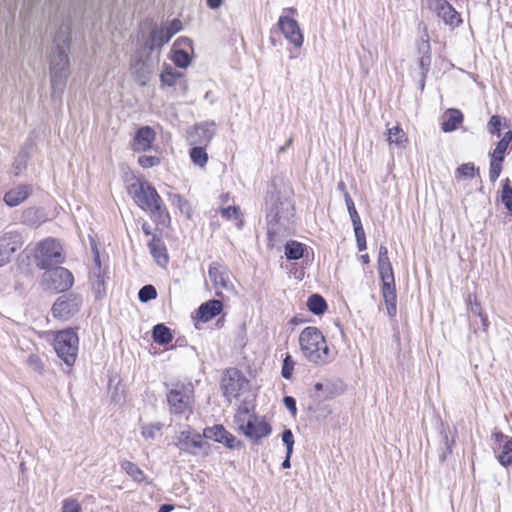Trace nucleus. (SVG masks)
Segmentation results:
<instances>
[{"mask_svg": "<svg viewBox=\"0 0 512 512\" xmlns=\"http://www.w3.org/2000/svg\"><path fill=\"white\" fill-rule=\"evenodd\" d=\"M34 260L36 266L45 271L62 264L65 256L61 244L53 238L40 241L35 248Z\"/></svg>", "mask_w": 512, "mask_h": 512, "instance_id": "3", "label": "nucleus"}, {"mask_svg": "<svg viewBox=\"0 0 512 512\" xmlns=\"http://www.w3.org/2000/svg\"><path fill=\"white\" fill-rule=\"evenodd\" d=\"M168 198L173 206L180 209L181 212H188L190 206L188 201L180 194L169 193Z\"/></svg>", "mask_w": 512, "mask_h": 512, "instance_id": "52", "label": "nucleus"}, {"mask_svg": "<svg viewBox=\"0 0 512 512\" xmlns=\"http://www.w3.org/2000/svg\"><path fill=\"white\" fill-rule=\"evenodd\" d=\"M163 427V424L161 422H155V423H150V424H147V425H144L142 426V429H141V435L145 438V439H154L155 436H156V432H159Z\"/></svg>", "mask_w": 512, "mask_h": 512, "instance_id": "50", "label": "nucleus"}, {"mask_svg": "<svg viewBox=\"0 0 512 512\" xmlns=\"http://www.w3.org/2000/svg\"><path fill=\"white\" fill-rule=\"evenodd\" d=\"M381 291L386 305L397 304L395 285L381 286Z\"/></svg>", "mask_w": 512, "mask_h": 512, "instance_id": "51", "label": "nucleus"}, {"mask_svg": "<svg viewBox=\"0 0 512 512\" xmlns=\"http://www.w3.org/2000/svg\"><path fill=\"white\" fill-rule=\"evenodd\" d=\"M69 56L65 50H59L50 62V81L53 92L62 93L70 73Z\"/></svg>", "mask_w": 512, "mask_h": 512, "instance_id": "7", "label": "nucleus"}, {"mask_svg": "<svg viewBox=\"0 0 512 512\" xmlns=\"http://www.w3.org/2000/svg\"><path fill=\"white\" fill-rule=\"evenodd\" d=\"M166 397L171 413L184 414L192 411L194 389L190 383L172 384V387L168 390Z\"/></svg>", "mask_w": 512, "mask_h": 512, "instance_id": "5", "label": "nucleus"}, {"mask_svg": "<svg viewBox=\"0 0 512 512\" xmlns=\"http://www.w3.org/2000/svg\"><path fill=\"white\" fill-rule=\"evenodd\" d=\"M32 193L30 185L21 184L4 194L3 200L9 207H16L23 203Z\"/></svg>", "mask_w": 512, "mask_h": 512, "instance_id": "24", "label": "nucleus"}, {"mask_svg": "<svg viewBox=\"0 0 512 512\" xmlns=\"http://www.w3.org/2000/svg\"><path fill=\"white\" fill-rule=\"evenodd\" d=\"M220 214L226 220H236V226L241 229L244 225V221L240 218L241 211L238 206H228L220 209Z\"/></svg>", "mask_w": 512, "mask_h": 512, "instance_id": "41", "label": "nucleus"}, {"mask_svg": "<svg viewBox=\"0 0 512 512\" xmlns=\"http://www.w3.org/2000/svg\"><path fill=\"white\" fill-rule=\"evenodd\" d=\"M78 345V335L72 328L58 331L54 337V350L68 367L73 366L76 361Z\"/></svg>", "mask_w": 512, "mask_h": 512, "instance_id": "4", "label": "nucleus"}, {"mask_svg": "<svg viewBox=\"0 0 512 512\" xmlns=\"http://www.w3.org/2000/svg\"><path fill=\"white\" fill-rule=\"evenodd\" d=\"M507 438H510L509 436L505 435L503 432L495 430L492 433V439L494 441L493 450L495 453L501 449V446L506 441Z\"/></svg>", "mask_w": 512, "mask_h": 512, "instance_id": "63", "label": "nucleus"}, {"mask_svg": "<svg viewBox=\"0 0 512 512\" xmlns=\"http://www.w3.org/2000/svg\"><path fill=\"white\" fill-rule=\"evenodd\" d=\"M281 439L283 444L286 446V451L288 453H293L295 441L292 431L290 429H284V431L281 434Z\"/></svg>", "mask_w": 512, "mask_h": 512, "instance_id": "60", "label": "nucleus"}, {"mask_svg": "<svg viewBox=\"0 0 512 512\" xmlns=\"http://www.w3.org/2000/svg\"><path fill=\"white\" fill-rule=\"evenodd\" d=\"M240 432L254 442H258L271 434L272 427L265 420L258 421V417L252 414L246 424H240Z\"/></svg>", "mask_w": 512, "mask_h": 512, "instance_id": "13", "label": "nucleus"}, {"mask_svg": "<svg viewBox=\"0 0 512 512\" xmlns=\"http://www.w3.org/2000/svg\"><path fill=\"white\" fill-rule=\"evenodd\" d=\"M214 125V122H203L194 125L193 129L188 132V143L190 145H208L215 134Z\"/></svg>", "mask_w": 512, "mask_h": 512, "instance_id": "18", "label": "nucleus"}, {"mask_svg": "<svg viewBox=\"0 0 512 512\" xmlns=\"http://www.w3.org/2000/svg\"><path fill=\"white\" fill-rule=\"evenodd\" d=\"M418 52L420 54L419 68L421 70V75L426 77L432 62L431 46L429 42V36L427 34L425 35V38H422L421 42L418 44Z\"/></svg>", "mask_w": 512, "mask_h": 512, "instance_id": "28", "label": "nucleus"}, {"mask_svg": "<svg viewBox=\"0 0 512 512\" xmlns=\"http://www.w3.org/2000/svg\"><path fill=\"white\" fill-rule=\"evenodd\" d=\"M23 244V236L17 230L6 231L0 236V268L11 262L13 255Z\"/></svg>", "mask_w": 512, "mask_h": 512, "instance_id": "11", "label": "nucleus"}, {"mask_svg": "<svg viewBox=\"0 0 512 512\" xmlns=\"http://www.w3.org/2000/svg\"><path fill=\"white\" fill-rule=\"evenodd\" d=\"M154 66L155 62L152 59V55L149 53L145 56L141 54L133 60L130 70L135 81L140 86L144 87L147 85L151 75L153 74Z\"/></svg>", "mask_w": 512, "mask_h": 512, "instance_id": "12", "label": "nucleus"}, {"mask_svg": "<svg viewBox=\"0 0 512 512\" xmlns=\"http://www.w3.org/2000/svg\"><path fill=\"white\" fill-rule=\"evenodd\" d=\"M61 512H82V507L75 499L65 498L62 501Z\"/></svg>", "mask_w": 512, "mask_h": 512, "instance_id": "58", "label": "nucleus"}, {"mask_svg": "<svg viewBox=\"0 0 512 512\" xmlns=\"http://www.w3.org/2000/svg\"><path fill=\"white\" fill-rule=\"evenodd\" d=\"M475 174H479V169L471 162L460 165L455 171L456 179L473 178Z\"/></svg>", "mask_w": 512, "mask_h": 512, "instance_id": "46", "label": "nucleus"}, {"mask_svg": "<svg viewBox=\"0 0 512 512\" xmlns=\"http://www.w3.org/2000/svg\"><path fill=\"white\" fill-rule=\"evenodd\" d=\"M173 63L176 67L185 69L191 63V57L187 50L184 48H176L172 47V57Z\"/></svg>", "mask_w": 512, "mask_h": 512, "instance_id": "39", "label": "nucleus"}, {"mask_svg": "<svg viewBox=\"0 0 512 512\" xmlns=\"http://www.w3.org/2000/svg\"><path fill=\"white\" fill-rule=\"evenodd\" d=\"M152 339L155 343L165 346L173 340V334L168 326L158 323L152 329Z\"/></svg>", "mask_w": 512, "mask_h": 512, "instance_id": "33", "label": "nucleus"}, {"mask_svg": "<svg viewBox=\"0 0 512 512\" xmlns=\"http://www.w3.org/2000/svg\"><path fill=\"white\" fill-rule=\"evenodd\" d=\"M501 127H502V117L499 115H493L490 117L487 130L491 135H495L497 137H501Z\"/></svg>", "mask_w": 512, "mask_h": 512, "instance_id": "49", "label": "nucleus"}, {"mask_svg": "<svg viewBox=\"0 0 512 512\" xmlns=\"http://www.w3.org/2000/svg\"><path fill=\"white\" fill-rule=\"evenodd\" d=\"M150 254L156 263L162 267L166 266L169 262L166 246L158 235H152L151 240L148 242Z\"/></svg>", "mask_w": 512, "mask_h": 512, "instance_id": "26", "label": "nucleus"}, {"mask_svg": "<svg viewBox=\"0 0 512 512\" xmlns=\"http://www.w3.org/2000/svg\"><path fill=\"white\" fill-rule=\"evenodd\" d=\"M388 141L390 144H395L398 147H404V144L408 139L405 132L399 126H395L388 129Z\"/></svg>", "mask_w": 512, "mask_h": 512, "instance_id": "43", "label": "nucleus"}, {"mask_svg": "<svg viewBox=\"0 0 512 512\" xmlns=\"http://www.w3.org/2000/svg\"><path fill=\"white\" fill-rule=\"evenodd\" d=\"M165 38H166L165 30H163V28L161 26L155 25L151 29L148 37L146 38V40L144 42V49L148 50L149 54H151V55L155 50H158V52H159L161 50V48L170 41V39H165ZM158 56H159V53L156 56V62L158 61Z\"/></svg>", "mask_w": 512, "mask_h": 512, "instance_id": "22", "label": "nucleus"}, {"mask_svg": "<svg viewBox=\"0 0 512 512\" xmlns=\"http://www.w3.org/2000/svg\"><path fill=\"white\" fill-rule=\"evenodd\" d=\"M43 282L48 289L63 293L73 286L74 276L67 268L57 265L44 272Z\"/></svg>", "mask_w": 512, "mask_h": 512, "instance_id": "9", "label": "nucleus"}, {"mask_svg": "<svg viewBox=\"0 0 512 512\" xmlns=\"http://www.w3.org/2000/svg\"><path fill=\"white\" fill-rule=\"evenodd\" d=\"M28 152L26 150H21L14 161V168L17 170V173L22 169L26 168L28 162Z\"/></svg>", "mask_w": 512, "mask_h": 512, "instance_id": "62", "label": "nucleus"}, {"mask_svg": "<svg viewBox=\"0 0 512 512\" xmlns=\"http://www.w3.org/2000/svg\"><path fill=\"white\" fill-rule=\"evenodd\" d=\"M183 77V73L177 71L170 65H165L161 74L160 81L162 86L172 87L176 84L177 80Z\"/></svg>", "mask_w": 512, "mask_h": 512, "instance_id": "37", "label": "nucleus"}, {"mask_svg": "<svg viewBox=\"0 0 512 512\" xmlns=\"http://www.w3.org/2000/svg\"><path fill=\"white\" fill-rule=\"evenodd\" d=\"M223 310V303L218 299H211L202 303L197 309V319L203 323H207Z\"/></svg>", "mask_w": 512, "mask_h": 512, "instance_id": "23", "label": "nucleus"}, {"mask_svg": "<svg viewBox=\"0 0 512 512\" xmlns=\"http://www.w3.org/2000/svg\"><path fill=\"white\" fill-rule=\"evenodd\" d=\"M281 225L267 223V247L269 249L278 248L279 243L281 242Z\"/></svg>", "mask_w": 512, "mask_h": 512, "instance_id": "40", "label": "nucleus"}, {"mask_svg": "<svg viewBox=\"0 0 512 512\" xmlns=\"http://www.w3.org/2000/svg\"><path fill=\"white\" fill-rule=\"evenodd\" d=\"M161 27L163 28V30H165V39H171L176 33L181 31L182 23L179 19H173L167 25Z\"/></svg>", "mask_w": 512, "mask_h": 512, "instance_id": "55", "label": "nucleus"}, {"mask_svg": "<svg viewBox=\"0 0 512 512\" xmlns=\"http://www.w3.org/2000/svg\"><path fill=\"white\" fill-rule=\"evenodd\" d=\"M501 202L510 215H512V186L507 178L503 182L501 191Z\"/></svg>", "mask_w": 512, "mask_h": 512, "instance_id": "45", "label": "nucleus"}, {"mask_svg": "<svg viewBox=\"0 0 512 512\" xmlns=\"http://www.w3.org/2000/svg\"><path fill=\"white\" fill-rule=\"evenodd\" d=\"M300 349L305 358L315 365L331 361L330 349L320 329L314 326L304 328L299 335Z\"/></svg>", "mask_w": 512, "mask_h": 512, "instance_id": "1", "label": "nucleus"}, {"mask_svg": "<svg viewBox=\"0 0 512 512\" xmlns=\"http://www.w3.org/2000/svg\"><path fill=\"white\" fill-rule=\"evenodd\" d=\"M294 365H295V363L292 359V356L289 353H287L283 360L282 369H281V375L284 379L289 380L292 378Z\"/></svg>", "mask_w": 512, "mask_h": 512, "instance_id": "53", "label": "nucleus"}, {"mask_svg": "<svg viewBox=\"0 0 512 512\" xmlns=\"http://www.w3.org/2000/svg\"><path fill=\"white\" fill-rule=\"evenodd\" d=\"M148 212H150L152 217L161 224L169 223L171 220L169 212L160 195H156V202H153V205L148 209Z\"/></svg>", "mask_w": 512, "mask_h": 512, "instance_id": "32", "label": "nucleus"}, {"mask_svg": "<svg viewBox=\"0 0 512 512\" xmlns=\"http://www.w3.org/2000/svg\"><path fill=\"white\" fill-rule=\"evenodd\" d=\"M189 150V156L192 163L200 168H204L208 162V154L206 152L207 145H192Z\"/></svg>", "mask_w": 512, "mask_h": 512, "instance_id": "36", "label": "nucleus"}, {"mask_svg": "<svg viewBox=\"0 0 512 512\" xmlns=\"http://www.w3.org/2000/svg\"><path fill=\"white\" fill-rule=\"evenodd\" d=\"M280 31L283 33L285 38L293 44L296 48H300L303 45L304 36L301 32L298 22L285 15H281L277 23Z\"/></svg>", "mask_w": 512, "mask_h": 512, "instance_id": "15", "label": "nucleus"}, {"mask_svg": "<svg viewBox=\"0 0 512 512\" xmlns=\"http://www.w3.org/2000/svg\"><path fill=\"white\" fill-rule=\"evenodd\" d=\"M390 259L388 256V248L385 245H381L378 253V267L390 265Z\"/></svg>", "mask_w": 512, "mask_h": 512, "instance_id": "64", "label": "nucleus"}, {"mask_svg": "<svg viewBox=\"0 0 512 512\" xmlns=\"http://www.w3.org/2000/svg\"><path fill=\"white\" fill-rule=\"evenodd\" d=\"M83 299L80 294L70 292L59 296L52 305L51 312L55 319L68 320L80 311Z\"/></svg>", "mask_w": 512, "mask_h": 512, "instance_id": "8", "label": "nucleus"}, {"mask_svg": "<svg viewBox=\"0 0 512 512\" xmlns=\"http://www.w3.org/2000/svg\"><path fill=\"white\" fill-rule=\"evenodd\" d=\"M155 138L156 133L153 128L142 126L135 132L131 148L134 152H146L151 149Z\"/></svg>", "mask_w": 512, "mask_h": 512, "instance_id": "20", "label": "nucleus"}, {"mask_svg": "<svg viewBox=\"0 0 512 512\" xmlns=\"http://www.w3.org/2000/svg\"><path fill=\"white\" fill-rule=\"evenodd\" d=\"M108 278L107 270H99V268L91 270L89 279L97 300H101L106 296V280Z\"/></svg>", "mask_w": 512, "mask_h": 512, "instance_id": "27", "label": "nucleus"}, {"mask_svg": "<svg viewBox=\"0 0 512 512\" xmlns=\"http://www.w3.org/2000/svg\"><path fill=\"white\" fill-rule=\"evenodd\" d=\"M429 9L450 26H459L462 23L460 14L447 0H428Z\"/></svg>", "mask_w": 512, "mask_h": 512, "instance_id": "14", "label": "nucleus"}, {"mask_svg": "<svg viewBox=\"0 0 512 512\" xmlns=\"http://www.w3.org/2000/svg\"><path fill=\"white\" fill-rule=\"evenodd\" d=\"M14 277L16 283H19L22 279L31 281L33 278V270L29 262V256L19 255L17 258L16 268L14 270Z\"/></svg>", "mask_w": 512, "mask_h": 512, "instance_id": "30", "label": "nucleus"}, {"mask_svg": "<svg viewBox=\"0 0 512 512\" xmlns=\"http://www.w3.org/2000/svg\"><path fill=\"white\" fill-rule=\"evenodd\" d=\"M441 434V443L438 447V458L440 463H444L447 460V457L452 454L453 447L455 445V437L451 438L448 435V432L442 430Z\"/></svg>", "mask_w": 512, "mask_h": 512, "instance_id": "34", "label": "nucleus"}, {"mask_svg": "<svg viewBox=\"0 0 512 512\" xmlns=\"http://www.w3.org/2000/svg\"><path fill=\"white\" fill-rule=\"evenodd\" d=\"M316 392H321L322 395L316 394L314 397L317 400H328L333 399L341 395L345 390L343 381L337 379L334 381L317 382L314 385Z\"/></svg>", "mask_w": 512, "mask_h": 512, "instance_id": "21", "label": "nucleus"}, {"mask_svg": "<svg viewBox=\"0 0 512 512\" xmlns=\"http://www.w3.org/2000/svg\"><path fill=\"white\" fill-rule=\"evenodd\" d=\"M463 119V113L459 109L450 108L446 112V119L442 122L441 129L444 132L455 131L463 122Z\"/></svg>", "mask_w": 512, "mask_h": 512, "instance_id": "31", "label": "nucleus"}, {"mask_svg": "<svg viewBox=\"0 0 512 512\" xmlns=\"http://www.w3.org/2000/svg\"><path fill=\"white\" fill-rule=\"evenodd\" d=\"M208 276L213 283V286L224 289L226 291L233 290V284L229 280L228 270L218 261H213L208 268Z\"/></svg>", "mask_w": 512, "mask_h": 512, "instance_id": "19", "label": "nucleus"}, {"mask_svg": "<svg viewBox=\"0 0 512 512\" xmlns=\"http://www.w3.org/2000/svg\"><path fill=\"white\" fill-rule=\"evenodd\" d=\"M128 193L132 196L134 202L143 211H148L156 202V195H159L157 190L147 181L136 179L128 186Z\"/></svg>", "mask_w": 512, "mask_h": 512, "instance_id": "10", "label": "nucleus"}, {"mask_svg": "<svg viewBox=\"0 0 512 512\" xmlns=\"http://www.w3.org/2000/svg\"><path fill=\"white\" fill-rule=\"evenodd\" d=\"M267 223L278 224L285 227L295 215V207L288 198H281L279 192H267L266 198Z\"/></svg>", "mask_w": 512, "mask_h": 512, "instance_id": "2", "label": "nucleus"}, {"mask_svg": "<svg viewBox=\"0 0 512 512\" xmlns=\"http://www.w3.org/2000/svg\"><path fill=\"white\" fill-rule=\"evenodd\" d=\"M496 458L501 466L509 467L512 465V436L507 438L501 446Z\"/></svg>", "mask_w": 512, "mask_h": 512, "instance_id": "38", "label": "nucleus"}, {"mask_svg": "<svg viewBox=\"0 0 512 512\" xmlns=\"http://www.w3.org/2000/svg\"><path fill=\"white\" fill-rule=\"evenodd\" d=\"M226 429L223 425L217 424L212 427H206L203 430V436L206 439H212L217 443H221L223 435H225Z\"/></svg>", "mask_w": 512, "mask_h": 512, "instance_id": "44", "label": "nucleus"}, {"mask_svg": "<svg viewBox=\"0 0 512 512\" xmlns=\"http://www.w3.org/2000/svg\"><path fill=\"white\" fill-rule=\"evenodd\" d=\"M221 444H224L229 449H235V448L242 447V442L238 441L236 439V437L233 434H231L230 432H228L227 430H226L225 435H223Z\"/></svg>", "mask_w": 512, "mask_h": 512, "instance_id": "59", "label": "nucleus"}, {"mask_svg": "<svg viewBox=\"0 0 512 512\" xmlns=\"http://www.w3.org/2000/svg\"><path fill=\"white\" fill-rule=\"evenodd\" d=\"M156 297L157 290L151 284L144 285L138 292V299L142 303H147L151 300H154Z\"/></svg>", "mask_w": 512, "mask_h": 512, "instance_id": "48", "label": "nucleus"}, {"mask_svg": "<svg viewBox=\"0 0 512 512\" xmlns=\"http://www.w3.org/2000/svg\"><path fill=\"white\" fill-rule=\"evenodd\" d=\"M160 162V158L157 156L141 155L138 157V164L144 169L158 166Z\"/></svg>", "mask_w": 512, "mask_h": 512, "instance_id": "56", "label": "nucleus"}, {"mask_svg": "<svg viewBox=\"0 0 512 512\" xmlns=\"http://www.w3.org/2000/svg\"><path fill=\"white\" fill-rule=\"evenodd\" d=\"M203 433L200 434L190 426L181 431L176 437V447L191 456H208L210 453V444L203 440Z\"/></svg>", "mask_w": 512, "mask_h": 512, "instance_id": "6", "label": "nucleus"}, {"mask_svg": "<svg viewBox=\"0 0 512 512\" xmlns=\"http://www.w3.org/2000/svg\"><path fill=\"white\" fill-rule=\"evenodd\" d=\"M47 216L42 208L29 207L22 212L21 222L30 227H39L46 222Z\"/></svg>", "mask_w": 512, "mask_h": 512, "instance_id": "29", "label": "nucleus"}, {"mask_svg": "<svg viewBox=\"0 0 512 512\" xmlns=\"http://www.w3.org/2000/svg\"><path fill=\"white\" fill-rule=\"evenodd\" d=\"M379 276L382 281V286L395 285V277L392 265L378 267Z\"/></svg>", "mask_w": 512, "mask_h": 512, "instance_id": "47", "label": "nucleus"}, {"mask_svg": "<svg viewBox=\"0 0 512 512\" xmlns=\"http://www.w3.org/2000/svg\"><path fill=\"white\" fill-rule=\"evenodd\" d=\"M27 365L38 374L44 373V364L37 354H30L26 360Z\"/></svg>", "mask_w": 512, "mask_h": 512, "instance_id": "54", "label": "nucleus"}, {"mask_svg": "<svg viewBox=\"0 0 512 512\" xmlns=\"http://www.w3.org/2000/svg\"><path fill=\"white\" fill-rule=\"evenodd\" d=\"M345 203H346V206H347V210H348L349 216L351 218V222H356V221L361 220V218H360V216H359V214H358V212L356 210L354 201L351 198L349 192H345Z\"/></svg>", "mask_w": 512, "mask_h": 512, "instance_id": "57", "label": "nucleus"}, {"mask_svg": "<svg viewBox=\"0 0 512 512\" xmlns=\"http://www.w3.org/2000/svg\"><path fill=\"white\" fill-rule=\"evenodd\" d=\"M247 383L246 378L241 371L232 369L228 371V376L222 381L223 394L226 398H237Z\"/></svg>", "mask_w": 512, "mask_h": 512, "instance_id": "17", "label": "nucleus"}, {"mask_svg": "<svg viewBox=\"0 0 512 512\" xmlns=\"http://www.w3.org/2000/svg\"><path fill=\"white\" fill-rule=\"evenodd\" d=\"M502 162L490 160L489 165V179L491 182H496L502 171Z\"/></svg>", "mask_w": 512, "mask_h": 512, "instance_id": "61", "label": "nucleus"}, {"mask_svg": "<svg viewBox=\"0 0 512 512\" xmlns=\"http://www.w3.org/2000/svg\"><path fill=\"white\" fill-rule=\"evenodd\" d=\"M71 25L68 23H63L55 32L53 37L54 44V53H59V50H65V53L68 54L71 46Z\"/></svg>", "mask_w": 512, "mask_h": 512, "instance_id": "25", "label": "nucleus"}, {"mask_svg": "<svg viewBox=\"0 0 512 512\" xmlns=\"http://www.w3.org/2000/svg\"><path fill=\"white\" fill-rule=\"evenodd\" d=\"M121 468L136 482H142L145 479L144 472L137 464L125 460L121 463Z\"/></svg>", "mask_w": 512, "mask_h": 512, "instance_id": "42", "label": "nucleus"}, {"mask_svg": "<svg viewBox=\"0 0 512 512\" xmlns=\"http://www.w3.org/2000/svg\"><path fill=\"white\" fill-rule=\"evenodd\" d=\"M284 255L288 261L303 259V262L306 264L311 263L314 258L312 249L306 244L296 240L286 241L284 244Z\"/></svg>", "mask_w": 512, "mask_h": 512, "instance_id": "16", "label": "nucleus"}, {"mask_svg": "<svg viewBox=\"0 0 512 512\" xmlns=\"http://www.w3.org/2000/svg\"><path fill=\"white\" fill-rule=\"evenodd\" d=\"M306 306L311 313L317 316L323 315L328 309L326 300L318 293H314L308 297Z\"/></svg>", "mask_w": 512, "mask_h": 512, "instance_id": "35", "label": "nucleus"}]
</instances>
